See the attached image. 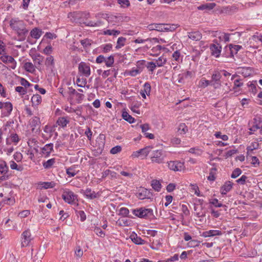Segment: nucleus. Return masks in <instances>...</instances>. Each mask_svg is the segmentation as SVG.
<instances>
[{
  "instance_id": "nucleus-23",
  "label": "nucleus",
  "mask_w": 262,
  "mask_h": 262,
  "mask_svg": "<svg viewBox=\"0 0 262 262\" xmlns=\"http://www.w3.org/2000/svg\"><path fill=\"white\" fill-rule=\"evenodd\" d=\"M130 238L136 244L143 245L145 243L144 240L141 237H138L135 233H133L130 235Z\"/></svg>"
},
{
  "instance_id": "nucleus-58",
  "label": "nucleus",
  "mask_w": 262,
  "mask_h": 262,
  "mask_svg": "<svg viewBox=\"0 0 262 262\" xmlns=\"http://www.w3.org/2000/svg\"><path fill=\"white\" fill-rule=\"evenodd\" d=\"M80 42L84 47H88L91 45V40L88 39L81 40Z\"/></svg>"
},
{
  "instance_id": "nucleus-50",
  "label": "nucleus",
  "mask_w": 262,
  "mask_h": 262,
  "mask_svg": "<svg viewBox=\"0 0 262 262\" xmlns=\"http://www.w3.org/2000/svg\"><path fill=\"white\" fill-rule=\"evenodd\" d=\"M242 173V170L237 168L235 169L232 173L231 177L232 178H236L239 176Z\"/></svg>"
},
{
  "instance_id": "nucleus-40",
  "label": "nucleus",
  "mask_w": 262,
  "mask_h": 262,
  "mask_svg": "<svg viewBox=\"0 0 262 262\" xmlns=\"http://www.w3.org/2000/svg\"><path fill=\"white\" fill-rule=\"evenodd\" d=\"M54 58L52 56H50L48 57L45 61V65L49 67L50 66H54Z\"/></svg>"
},
{
  "instance_id": "nucleus-62",
  "label": "nucleus",
  "mask_w": 262,
  "mask_h": 262,
  "mask_svg": "<svg viewBox=\"0 0 262 262\" xmlns=\"http://www.w3.org/2000/svg\"><path fill=\"white\" fill-rule=\"evenodd\" d=\"M247 179V177L246 176L243 175L239 179L236 180V182L238 184L243 185L245 183Z\"/></svg>"
},
{
  "instance_id": "nucleus-19",
  "label": "nucleus",
  "mask_w": 262,
  "mask_h": 262,
  "mask_svg": "<svg viewBox=\"0 0 262 262\" xmlns=\"http://www.w3.org/2000/svg\"><path fill=\"white\" fill-rule=\"evenodd\" d=\"M32 105L35 107L41 102V97L39 94L34 95L31 98Z\"/></svg>"
},
{
  "instance_id": "nucleus-37",
  "label": "nucleus",
  "mask_w": 262,
  "mask_h": 262,
  "mask_svg": "<svg viewBox=\"0 0 262 262\" xmlns=\"http://www.w3.org/2000/svg\"><path fill=\"white\" fill-rule=\"evenodd\" d=\"M55 159H51L50 160H48L47 161L44 162L43 163V166L45 168L48 169L51 168L52 166L55 163Z\"/></svg>"
},
{
  "instance_id": "nucleus-41",
  "label": "nucleus",
  "mask_w": 262,
  "mask_h": 262,
  "mask_svg": "<svg viewBox=\"0 0 262 262\" xmlns=\"http://www.w3.org/2000/svg\"><path fill=\"white\" fill-rule=\"evenodd\" d=\"M104 62L107 67H112L114 62V57L113 56H110L108 57L107 58H105Z\"/></svg>"
},
{
  "instance_id": "nucleus-24",
  "label": "nucleus",
  "mask_w": 262,
  "mask_h": 262,
  "mask_svg": "<svg viewBox=\"0 0 262 262\" xmlns=\"http://www.w3.org/2000/svg\"><path fill=\"white\" fill-rule=\"evenodd\" d=\"M162 24H151L147 26L149 30H156L159 32H162Z\"/></svg>"
},
{
  "instance_id": "nucleus-13",
  "label": "nucleus",
  "mask_w": 262,
  "mask_h": 262,
  "mask_svg": "<svg viewBox=\"0 0 262 262\" xmlns=\"http://www.w3.org/2000/svg\"><path fill=\"white\" fill-rule=\"evenodd\" d=\"M210 49L212 55L214 56L215 57H219L221 52L222 46L220 44L213 42V43L210 45Z\"/></svg>"
},
{
  "instance_id": "nucleus-36",
  "label": "nucleus",
  "mask_w": 262,
  "mask_h": 262,
  "mask_svg": "<svg viewBox=\"0 0 262 262\" xmlns=\"http://www.w3.org/2000/svg\"><path fill=\"white\" fill-rule=\"evenodd\" d=\"M167 61L166 58L164 57H160L158 59L156 60V64L158 67H162L163 66Z\"/></svg>"
},
{
  "instance_id": "nucleus-21",
  "label": "nucleus",
  "mask_w": 262,
  "mask_h": 262,
  "mask_svg": "<svg viewBox=\"0 0 262 262\" xmlns=\"http://www.w3.org/2000/svg\"><path fill=\"white\" fill-rule=\"evenodd\" d=\"M53 144L52 143L47 144L43 147L42 148V152L46 156L50 155L53 150Z\"/></svg>"
},
{
  "instance_id": "nucleus-54",
  "label": "nucleus",
  "mask_w": 262,
  "mask_h": 262,
  "mask_svg": "<svg viewBox=\"0 0 262 262\" xmlns=\"http://www.w3.org/2000/svg\"><path fill=\"white\" fill-rule=\"evenodd\" d=\"M191 189L194 191V193L197 196H200L199 188L196 184H190Z\"/></svg>"
},
{
  "instance_id": "nucleus-27",
  "label": "nucleus",
  "mask_w": 262,
  "mask_h": 262,
  "mask_svg": "<svg viewBox=\"0 0 262 262\" xmlns=\"http://www.w3.org/2000/svg\"><path fill=\"white\" fill-rule=\"evenodd\" d=\"M230 54L233 56L234 54H237V52L242 48V46L239 45H229Z\"/></svg>"
},
{
  "instance_id": "nucleus-55",
  "label": "nucleus",
  "mask_w": 262,
  "mask_h": 262,
  "mask_svg": "<svg viewBox=\"0 0 262 262\" xmlns=\"http://www.w3.org/2000/svg\"><path fill=\"white\" fill-rule=\"evenodd\" d=\"M118 3L121 5V7H128L130 3L128 0H118Z\"/></svg>"
},
{
  "instance_id": "nucleus-49",
  "label": "nucleus",
  "mask_w": 262,
  "mask_h": 262,
  "mask_svg": "<svg viewBox=\"0 0 262 262\" xmlns=\"http://www.w3.org/2000/svg\"><path fill=\"white\" fill-rule=\"evenodd\" d=\"M122 148L120 146L117 145L113 147L110 151L112 154H116L121 151Z\"/></svg>"
},
{
  "instance_id": "nucleus-53",
  "label": "nucleus",
  "mask_w": 262,
  "mask_h": 262,
  "mask_svg": "<svg viewBox=\"0 0 262 262\" xmlns=\"http://www.w3.org/2000/svg\"><path fill=\"white\" fill-rule=\"evenodd\" d=\"M76 83L78 86L83 87L86 83V79H80V78H78L76 80Z\"/></svg>"
},
{
  "instance_id": "nucleus-60",
  "label": "nucleus",
  "mask_w": 262,
  "mask_h": 262,
  "mask_svg": "<svg viewBox=\"0 0 262 262\" xmlns=\"http://www.w3.org/2000/svg\"><path fill=\"white\" fill-rule=\"evenodd\" d=\"M84 95L79 93H76V100L78 103H80L81 101L84 99Z\"/></svg>"
},
{
  "instance_id": "nucleus-29",
  "label": "nucleus",
  "mask_w": 262,
  "mask_h": 262,
  "mask_svg": "<svg viewBox=\"0 0 262 262\" xmlns=\"http://www.w3.org/2000/svg\"><path fill=\"white\" fill-rule=\"evenodd\" d=\"M69 122V121L66 118L60 117L57 120L56 124H57L59 126L64 127L67 126Z\"/></svg>"
},
{
  "instance_id": "nucleus-22",
  "label": "nucleus",
  "mask_w": 262,
  "mask_h": 262,
  "mask_svg": "<svg viewBox=\"0 0 262 262\" xmlns=\"http://www.w3.org/2000/svg\"><path fill=\"white\" fill-rule=\"evenodd\" d=\"M84 194L89 199H93L99 196L98 193H96L95 191H92L91 189H86L84 191Z\"/></svg>"
},
{
  "instance_id": "nucleus-17",
  "label": "nucleus",
  "mask_w": 262,
  "mask_h": 262,
  "mask_svg": "<svg viewBox=\"0 0 262 262\" xmlns=\"http://www.w3.org/2000/svg\"><path fill=\"white\" fill-rule=\"evenodd\" d=\"M233 184L230 181L226 182L221 187V192L223 194H226L232 188Z\"/></svg>"
},
{
  "instance_id": "nucleus-9",
  "label": "nucleus",
  "mask_w": 262,
  "mask_h": 262,
  "mask_svg": "<svg viewBox=\"0 0 262 262\" xmlns=\"http://www.w3.org/2000/svg\"><path fill=\"white\" fill-rule=\"evenodd\" d=\"M32 238L29 229L24 231L21 234V246L26 247L29 245Z\"/></svg>"
},
{
  "instance_id": "nucleus-33",
  "label": "nucleus",
  "mask_w": 262,
  "mask_h": 262,
  "mask_svg": "<svg viewBox=\"0 0 262 262\" xmlns=\"http://www.w3.org/2000/svg\"><path fill=\"white\" fill-rule=\"evenodd\" d=\"M151 147L147 146L144 148L141 149L139 150L140 156L143 157H146L149 152L150 151Z\"/></svg>"
},
{
  "instance_id": "nucleus-52",
  "label": "nucleus",
  "mask_w": 262,
  "mask_h": 262,
  "mask_svg": "<svg viewBox=\"0 0 262 262\" xmlns=\"http://www.w3.org/2000/svg\"><path fill=\"white\" fill-rule=\"evenodd\" d=\"M15 91L18 92L20 95H24L26 94L27 90L22 86H17L15 88Z\"/></svg>"
},
{
  "instance_id": "nucleus-46",
  "label": "nucleus",
  "mask_w": 262,
  "mask_h": 262,
  "mask_svg": "<svg viewBox=\"0 0 262 262\" xmlns=\"http://www.w3.org/2000/svg\"><path fill=\"white\" fill-rule=\"evenodd\" d=\"M156 67L157 64L154 62H148L146 65L147 68L150 72H153Z\"/></svg>"
},
{
  "instance_id": "nucleus-16",
  "label": "nucleus",
  "mask_w": 262,
  "mask_h": 262,
  "mask_svg": "<svg viewBox=\"0 0 262 262\" xmlns=\"http://www.w3.org/2000/svg\"><path fill=\"white\" fill-rule=\"evenodd\" d=\"M222 234V233L221 231L216 230H211L203 233V236L205 237H211L215 235H221Z\"/></svg>"
},
{
  "instance_id": "nucleus-7",
  "label": "nucleus",
  "mask_w": 262,
  "mask_h": 262,
  "mask_svg": "<svg viewBox=\"0 0 262 262\" xmlns=\"http://www.w3.org/2000/svg\"><path fill=\"white\" fill-rule=\"evenodd\" d=\"M168 166L170 170L174 171H181L184 169V163L178 161H170Z\"/></svg>"
},
{
  "instance_id": "nucleus-14",
  "label": "nucleus",
  "mask_w": 262,
  "mask_h": 262,
  "mask_svg": "<svg viewBox=\"0 0 262 262\" xmlns=\"http://www.w3.org/2000/svg\"><path fill=\"white\" fill-rule=\"evenodd\" d=\"M1 60L4 63H11V68L12 69L15 68L16 62L12 56L8 55L2 56L1 57Z\"/></svg>"
},
{
  "instance_id": "nucleus-25",
  "label": "nucleus",
  "mask_w": 262,
  "mask_h": 262,
  "mask_svg": "<svg viewBox=\"0 0 262 262\" xmlns=\"http://www.w3.org/2000/svg\"><path fill=\"white\" fill-rule=\"evenodd\" d=\"M42 31L37 28L33 29L30 32V35L32 37L35 39L39 38L42 34Z\"/></svg>"
},
{
  "instance_id": "nucleus-12",
  "label": "nucleus",
  "mask_w": 262,
  "mask_h": 262,
  "mask_svg": "<svg viewBox=\"0 0 262 262\" xmlns=\"http://www.w3.org/2000/svg\"><path fill=\"white\" fill-rule=\"evenodd\" d=\"M162 152L161 150H155L152 152V156L151 160L152 163H163L164 158L162 157Z\"/></svg>"
},
{
  "instance_id": "nucleus-26",
  "label": "nucleus",
  "mask_w": 262,
  "mask_h": 262,
  "mask_svg": "<svg viewBox=\"0 0 262 262\" xmlns=\"http://www.w3.org/2000/svg\"><path fill=\"white\" fill-rule=\"evenodd\" d=\"M35 66L32 63L30 62H26L24 64L25 70L30 73H33L35 71Z\"/></svg>"
},
{
  "instance_id": "nucleus-48",
  "label": "nucleus",
  "mask_w": 262,
  "mask_h": 262,
  "mask_svg": "<svg viewBox=\"0 0 262 262\" xmlns=\"http://www.w3.org/2000/svg\"><path fill=\"white\" fill-rule=\"evenodd\" d=\"M200 242L198 240L193 239L190 241L188 245L190 247H195L199 246Z\"/></svg>"
},
{
  "instance_id": "nucleus-57",
  "label": "nucleus",
  "mask_w": 262,
  "mask_h": 262,
  "mask_svg": "<svg viewBox=\"0 0 262 262\" xmlns=\"http://www.w3.org/2000/svg\"><path fill=\"white\" fill-rule=\"evenodd\" d=\"M215 136L217 138H221L224 141H226L228 140V137L226 135H221L220 132H217L215 134Z\"/></svg>"
},
{
  "instance_id": "nucleus-30",
  "label": "nucleus",
  "mask_w": 262,
  "mask_h": 262,
  "mask_svg": "<svg viewBox=\"0 0 262 262\" xmlns=\"http://www.w3.org/2000/svg\"><path fill=\"white\" fill-rule=\"evenodd\" d=\"M151 186L156 191H159L161 188V184L159 181L154 180L151 181Z\"/></svg>"
},
{
  "instance_id": "nucleus-51",
  "label": "nucleus",
  "mask_w": 262,
  "mask_h": 262,
  "mask_svg": "<svg viewBox=\"0 0 262 262\" xmlns=\"http://www.w3.org/2000/svg\"><path fill=\"white\" fill-rule=\"evenodd\" d=\"M200 85L201 87L205 88L211 85L210 82L209 80L202 79L200 81Z\"/></svg>"
},
{
  "instance_id": "nucleus-39",
  "label": "nucleus",
  "mask_w": 262,
  "mask_h": 262,
  "mask_svg": "<svg viewBox=\"0 0 262 262\" xmlns=\"http://www.w3.org/2000/svg\"><path fill=\"white\" fill-rule=\"evenodd\" d=\"M188 131L187 127L184 123L180 124L179 126L178 132L180 134H184Z\"/></svg>"
},
{
  "instance_id": "nucleus-11",
  "label": "nucleus",
  "mask_w": 262,
  "mask_h": 262,
  "mask_svg": "<svg viewBox=\"0 0 262 262\" xmlns=\"http://www.w3.org/2000/svg\"><path fill=\"white\" fill-rule=\"evenodd\" d=\"M3 106H2V115L3 117H7L8 116L12 110V105L10 102H2Z\"/></svg>"
},
{
  "instance_id": "nucleus-59",
  "label": "nucleus",
  "mask_w": 262,
  "mask_h": 262,
  "mask_svg": "<svg viewBox=\"0 0 262 262\" xmlns=\"http://www.w3.org/2000/svg\"><path fill=\"white\" fill-rule=\"evenodd\" d=\"M52 47L51 46H47L43 50V53L46 55H49L52 52Z\"/></svg>"
},
{
  "instance_id": "nucleus-31",
  "label": "nucleus",
  "mask_w": 262,
  "mask_h": 262,
  "mask_svg": "<svg viewBox=\"0 0 262 262\" xmlns=\"http://www.w3.org/2000/svg\"><path fill=\"white\" fill-rule=\"evenodd\" d=\"M122 118L130 123L134 122V118H133L126 112H123L122 114Z\"/></svg>"
},
{
  "instance_id": "nucleus-45",
  "label": "nucleus",
  "mask_w": 262,
  "mask_h": 262,
  "mask_svg": "<svg viewBox=\"0 0 262 262\" xmlns=\"http://www.w3.org/2000/svg\"><path fill=\"white\" fill-rule=\"evenodd\" d=\"M9 140L16 144L19 141V138L17 134H13L11 135L10 138L7 140V142H8Z\"/></svg>"
},
{
  "instance_id": "nucleus-10",
  "label": "nucleus",
  "mask_w": 262,
  "mask_h": 262,
  "mask_svg": "<svg viewBox=\"0 0 262 262\" xmlns=\"http://www.w3.org/2000/svg\"><path fill=\"white\" fill-rule=\"evenodd\" d=\"M62 199L65 202L69 204L74 203V201L77 199V195H75L72 191H64L62 195Z\"/></svg>"
},
{
  "instance_id": "nucleus-18",
  "label": "nucleus",
  "mask_w": 262,
  "mask_h": 262,
  "mask_svg": "<svg viewBox=\"0 0 262 262\" xmlns=\"http://www.w3.org/2000/svg\"><path fill=\"white\" fill-rule=\"evenodd\" d=\"M162 32L166 31H170L172 32L174 31L177 28L178 25L175 24H162Z\"/></svg>"
},
{
  "instance_id": "nucleus-28",
  "label": "nucleus",
  "mask_w": 262,
  "mask_h": 262,
  "mask_svg": "<svg viewBox=\"0 0 262 262\" xmlns=\"http://www.w3.org/2000/svg\"><path fill=\"white\" fill-rule=\"evenodd\" d=\"M215 6V3H210V4H206L204 5H202L198 7V9L199 10H203L205 9L207 10H212L213 9L214 7Z\"/></svg>"
},
{
  "instance_id": "nucleus-20",
  "label": "nucleus",
  "mask_w": 262,
  "mask_h": 262,
  "mask_svg": "<svg viewBox=\"0 0 262 262\" xmlns=\"http://www.w3.org/2000/svg\"><path fill=\"white\" fill-rule=\"evenodd\" d=\"M188 37L192 40H199L202 38V34L199 31L188 33Z\"/></svg>"
},
{
  "instance_id": "nucleus-6",
  "label": "nucleus",
  "mask_w": 262,
  "mask_h": 262,
  "mask_svg": "<svg viewBox=\"0 0 262 262\" xmlns=\"http://www.w3.org/2000/svg\"><path fill=\"white\" fill-rule=\"evenodd\" d=\"M29 123L33 133H37L39 130L41 122L39 117L36 116L32 117L30 119Z\"/></svg>"
},
{
  "instance_id": "nucleus-1",
  "label": "nucleus",
  "mask_w": 262,
  "mask_h": 262,
  "mask_svg": "<svg viewBox=\"0 0 262 262\" xmlns=\"http://www.w3.org/2000/svg\"><path fill=\"white\" fill-rule=\"evenodd\" d=\"M10 26L17 32L21 39H25L28 31L26 28L23 20H19L18 18H12L10 21Z\"/></svg>"
},
{
  "instance_id": "nucleus-38",
  "label": "nucleus",
  "mask_w": 262,
  "mask_h": 262,
  "mask_svg": "<svg viewBox=\"0 0 262 262\" xmlns=\"http://www.w3.org/2000/svg\"><path fill=\"white\" fill-rule=\"evenodd\" d=\"M151 90V86L148 82H146L144 85L143 90H141V91L145 93L147 95H150Z\"/></svg>"
},
{
  "instance_id": "nucleus-2",
  "label": "nucleus",
  "mask_w": 262,
  "mask_h": 262,
  "mask_svg": "<svg viewBox=\"0 0 262 262\" xmlns=\"http://www.w3.org/2000/svg\"><path fill=\"white\" fill-rule=\"evenodd\" d=\"M209 34L212 37L215 38L213 41L215 43L220 44L223 41L226 43L230 40V34L228 33L216 31H209Z\"/></svg>"
},
{
  "instance_id": "nucleus-47",
  "label": "nucleus",
  "mask_w": 262,
  "mask_h": 262,
  "mask_svg": "<svg viewBox=\"0 0 262 262\" xmlns=\"http://www.w3.org/2000/svg\"><path fill=\"white\" fill-rule=\"evenodd\" d=\"M42 188L48 189L49 188H53L55 186V184L54 182H44L41 184Z\"/></svg>"
},
{
  "instance_id": "nucleus-3",
  "label": "nucleus",
  "mask_w": 262,
  "mask_h": 262,
  "mask_svg": "<svg viewBox=\"0 0 262 262\" xmlns=\"http://www.w3.org/2000/svg\"><path fill=\"white\" fill-rule=\"evenodd\" d=\"M249 130L251 132H255L257 129L262 131V119L260 117H256L249 123Z\"/></svg>"
},
{
  "instance_id": "nucleus-64",
  "label": "nucleus",
  "mask_w": 262,
  "mask_h": 262,
  "mask_svg": "<svg viewBox=\"0 0 262 262\" xmlns=\"http://www.w3.org/2000/svg\"><path fill=\"white\" fill-rule=\"evenodd\" d=\"M176 188V185L173 183H170L169 184L167 187L166 190L168 192H171L172 191Z\"/></svg>"
},
{
  "instance_id": "nucleus-32",
  "label": "nucleus",
  "mask_w": 262,
  "mask_h": 262,
  "mask_svg": "<svg viewBox=\"0 0 262 262\" xmlns=\"http://www.w3.org/2000/svg\"><path fill=\"white\" fill-rule=\"evenodd\" d=\"M126 39L123 37H119L116 46V49H120L125 45Z\"/></svg>"
},
{
  "instance_id": "nucleus-4",
  "label": "nucleus",
  "mask_w": 262,
  "mask_h": 262,
  "mask_svg": "<svg viewBox=\"0 0 262 262\" xmlns=\"http://www.w3.org/2000/svg\"><path fill=\"white\" fill-rule=\"evenodd\" d=\"M221 74L218 71H214L211 76V80L210 81L211 85L214 89H219L221 86Z\"/></svg>"
},
{
  "instance_id": "nucleus-42",
  "label": "nucleus",
  "mask_w": 262,
  "mask_h": 262,
  "mask_svg": "<svg viewBox=\"0 0 262 262\" xmlns=\"http://www.w3.org/2000/svg\"><path fill=\"white\" fill-rule=\"evenodd\" d=\"M94 232L99 237H104L105 236V233L99 227H95Z\"/></svg>"
},
{
  "instance_id": "nucleus-35",
  "label": "nucleus",
  "mask_w": 262,
  "mask_h": 262,
  "mask_svg": "<svg viewBox=\"0 0 262 262\" xmlns=\"http://www.w3.org/2000/svg\"><path fill=\"white\" fill-rule=\"evenodd\" d=\"M73 16L76 18L81 17L83 16L88 18L90 17V13L82 12H75L73 13Z\"/></svg>"
},
{
  "instance_id": "nucleus-63",
  "label": "nucleus",
  "mask_w": 262,
  "mask_h": 262,
  "mask_svg": "<svg viewBox=\"0 0 262 262\" xmlns=\"http://www.w3.org/2000/svg\"><path fill=\"white\" fill-rule=\"evenodd\" d=\"M119 213L120 214L123 216H127L129 213V210L127 208H121L120 209Z\"/></svg>"
},
{
  "instance_id": "nucleus-5",
  "label": "nucleus",
  "mask_w": 262,
  "mask_h": 262,
  "mask_svg": "<svg viewBox=\"0 0 262 262\" xmlns=\"http://www.w3.org/2000/svg\"><path fill=\"white\" fill-rule=\"evenodd\" d=\"M134 211L135 215L141 218L148 217L152 215V210L150 209L141 208Z\"/></svg>"
},
{
  "instance_id": "nucleus-56",
  "label": "nucleus",
  "mask_w": 262,
  "mask_h": 262,
  "mask_svg": "<svg viewBox=\"0 0 262 262\" xmlns=\"http://www.w3.org/2000/svg\"><path fill=\"white\" fill-rule=\"evenodd\" d=\"M237 150L236 149H231L230 150H228L225 155V158H228L230 157H231L232 155H234L237 152Z\"/></svg>"
},
{
  "instance_id": "nucleus-34",
  "label": "nucleus",
  "mask_w": 262,
  "mask_h": 262,
  "mask_svg": "<svg viewBox=\"0 0 262 262\" xmlns=\"http://www.w3.org/2000/svg\"><path fill=\"white\" fill-rule=\"evenodd\" d=\"M259 147V144L257 142H254L247 148V154H249L250 152L253 151L254 149H258Z\"/></svg>"
},
{
  "instance_id": "nucleus-44",
  "label": "nucleus",
  "mask_w": 262,
  "mask_h": 262,
  "mask_svg": "<svg viewBox=\"0 0 262 262\" xmlns=\"http://www.w3.org/2000/svg\"><path fill=\"white\" fill-rule=\"evenodd\" d=\"M120 32L116 30H107L104 31V34L105 35H114L116 36L119 34Z\"/></svg>"
},
{
  "instance_id": "nucleus-43",
  "label": "nucleus",
  "mask_w": 262,
  "mask_h": 262,
  "mask_svg": "<svg viewBox=\"0 0 262 262\" xmlns=\"http://www.w3.org/2000/svg\"><path fill=\"white\" fill-rule=\"evenodd\" d=\"M8 167L7 166L6 163L3 162L0 164V172L1 173L5 174L7 172Z\"/></svg>"
},
{
  "instance_id": "nucleus-15",
  "label": "nucleus",
  "mask_w": 262,
  "mask_h": 262,
  "mask_svg": "<svg viewBox=\"0 0 262 262\" xmlns=\"http://www.w3.org/2000/svg\"><path fill=\"white\" fill-rule=\"evenodd\" d=\"M32 59L34 61L35 67L39 69L40 66L43 60V57L39 54H37L32 56Z\"/></svg>"
},
{
  "instance_id": "nucleus-8",
  "label": "nucleus",
  "mask_w": 262,
  "mask_h": 262,
  "mask_svg": "<svg viewBox=\"0 0 262 262\" xmlns=\"http://www.w3.org/2000/svg\"><path fill=\"white\" fill-rule=\"evenodd\" d=\"M79 72L85 77L91 75L90 64L84 62H81L78 66Z\"/></svg>"
},
{
  "instance_id": "nucleus-61",
  "label": "nucleus",
  "mask_w": 262,
  "mask_h": 262,
  "mask_svg": "<svg viewBox=\"0 0 262 262\" xmlns=\"http://www.w3.org/2000/svg\"><path fill=\"white\" fill-rule=\"evenodd\" d=\"M142 132L144 134L146 131L149 129V125L148 124L145 123L140 125Z\"/></svg>"
}]
</instances>
